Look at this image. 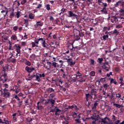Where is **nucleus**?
Segmentation results:
<instances>
[{"instance_id":"nucleus-23","label":"nucleus","mask_w":124,"mask_h":124,"mask_svg":"<svg viewBox=\"0 0 124 124\" xmlns=\"http://www.w3.org/2000/svg\"><path fill=\"white\" fill-rule=\"evenodd\" d=\"M110 26H108V27L105 26L103 29V31L104 32L106 31H110Z\"/></svg>"},{"instance_id":"nucleus-59","label":"nucleus","mask_w":124,"mask_h":124,"mask_svg":"<svg viewBox=\"0 0 124 124\" xmlns=\"http://www.w3.org/2000/svg\"><path fill=\"white\" fill-rule=\"evenodd\" d=\"M113 106H116V108H120V105L116 103H113Z\"/></svg>"},{"instance_id":"nucleus-1","label":"nucleus","mask_w":124,"mask_h":124,"mask_svg":"<svg viewBox=\"0 0 124 124\" xmlns=\"http://www.w3.org/2000/svg\"><path fill=\"white\" fill-rule=\"evenodd\" d=\"M24 64L27 65V66L25 67V70L28 73L31 74L33 72V71L35 70V68L34 67H29L31 65V62H30V61H29L27 59H24Z\"/></svg>"},{"instance_id":"nucleus-49","label":"nucleus","mask_w":124,"mask_h":124,"mask_svg":"<svg viewBox=\"0 0 124 124\" xmlns=\"http://www.w3.org/2000/svg\"><path fill=\"white\" fill-rule=\"evenodd\" d=\"M112 117V119L113 122H115L116 120H117V117H116L115 115H113Z\"/></svg>"},{"instance_id":"nucleus-18","label":"nucleus","mask_w":124,"mask_h":124,"mask_svg":"<svg viewBox=\"0 0 124 124\" xmlns=\"http://www.w3.org/2000/svg\"><path fill=\"white\" fill-rule=\"evenodd\" d=\"M77 79L78 81L80 82H83L86 81V79L82 77H80L79 78H77Z\"/></svg>"},{"instance_id":"nucleus-25","label":"nucleus","mask_w":124,"mask_h":124,"mask_svg":"<svg viewBox=\"0 0 124 124\" xmlns=\"http://www.w3.org/2000/svg\"><path fill=\"white\" fill-rule=\"evenodd\" d=\"M121 3H122V1L119 0L116 2V3L114 4V6L115 7H118L119 6L121 5Z\"/></svg>"},{"instance_id":"nucleus-54","label":"nucleus","mask_w":124,"mask_h":124,"mask_svg":"<svg viewBox=\"0 0 124 124\" xmlns=\"http://www.w3.org/2000/svg\"><path fill=\"white\" fill-rule=\"evenodd\" d=\"M95 75V72L94 71H92L90 73V76L92 77H94Z\"/></svg>"},{"instance_id":"nucleus-32","label":"nucleus","mask_w":124,"mask_h":124,"mask_svg":"<svg viewBox=\"0 0 124 124\" xmlns=\"http://www.w3.org/2000/svg\"><path fill=\"white\" fill-rule=\"evenodd\" d=\"M9 55H11V56L10 57H8L7 59V61L8 62L9 61H10L11 60H12V59H13V54L12 53V52H10L9 53Z\"/></svg>"},{"instance_id":"nucleus-28","label":"nucleus","mask_w":124,"mask_h":124,"mask_svg":"<svg viewBox=\"0 0 124 124\" xmlns=\"http://www.w3.org/2000/svg\"><path fill=\"white\" fill-rule=\"evenodd\" d=\"M82 75L81 73H80L79 71H78L77 72H76V78H78L79 77H82Z\"/></svg>"},{"instance_id":"nucleus-4","label":"nucleus","mask_w":124,"mask_h":124,"mask_svg":"<svg viewBox=\"0 0 124 124\" xmlns=\"http://www.w3.org/2000/svg\"><path fill=\"white\" fill-rule=\"evenodd\" d=\"M102 67L107 71H109L110 69V66L109 65L108 62H105V63H103Z\"/></svg>"},{"instance_id":"nucleus-48","label":"nucleus","mask_w":124,"mask_h":124,"mask_svg":"<svg viewBox=\"0 0 124 124\" xmlns=\"http://www.w3.org/2000/svg\"><path fill=\"white\" fill-rule=\"evenodd\" d=\"M5 70H8L9 69V65L8 64L6 65L4 67H3Z\"/></svg>"},{"instance_id":"nucleus-10","label":"nucleus","mask_w":124,"mask_h":124,"mask_svg":"<svg viewBox=\"0 0 124 124\" xmlns=\"http://www.w3.org/2000/svg\"><path fill=\"white\" fill-rule=\"evenodd\" d=\"M44 24L42 22L38 21L36 22V25H34L35 28L37 29H39L40 27H42Z\"/></svg>"},{"instance_id":"nucleus-55","label":"nucleus","mask_w":124,"mask_h":124,"mask_svg":"<svg viewBox=\"0 0 124 124\" xmlns=\"http://www.w3.org/2000/svg\"><path fill=\"white\" fill-rule=\"evenodd\" d=\"M42 7V4H39L38 6L36 7V9H40Z\"/></svg>"},{"instance_id":"nucleus-37","label":"nucleus","mask_w":124,"mask_h":124,"mask_svg":"<svg viewBox=\"0 0 124 124\" xmlns=\"http://www.w3.org/2000/svg\"><path fill=\"white\" fill-rule=\"evenodd\" d=\"M46 9L47 11H50L51 10V7H50V5L49 4H47L46 5Z\"/></svg>"},{"instance_id":"nucleus-22","label":"nucleus","mask_w":124,"mask_h":124,"mask_svg":"<svg viewBox=\"0 0 124 124\" xmlns=\"http://www.w3.org/2000/svg\"><path fill=\"white\" fill-rule=\"evenodd\" d=\"M101 12L104 14H108L107 10L106 7H103V9L101 10Z\"/></svg>"},{"instance_id":"nucleus-3","label":"nucleus","mask_w":124,"mask_h":124,"mask_svg":"<svg viewBox=\"0 0 124 124\" xmlns=\"http://www.w3.org/2000/svg\"><path fill=\"white\" fill-rule=\"evenodd\" d=\"M0 93H1V95H2V96L4 98H10L11 97V93L9 92V90H7L6 89H4L3 90L2 88H1Z\"/></svg>"},{"instance_id":"nucleus-39","label":"nucleus","mask_w":124,"mask_h":124,"mask_svg":"<svg viewBox=\"0 0 124 124\" xmlns=\"http://www.w3.org/2000/svg\"><path fill=\"white\" fill-rule=\"evenodd\" d=\"M39 40L42 44L46 41L45 39H43V38H39Z\"/></svg>"},{"instance_id":"nucleus-12","label":"nucleus","mask_w":124,"mask_h":124,"mask_svg":"<svg viewBox=\"0 0 124 124\" xmlns=\"http://www.w3.org/2000/svg\"><path fill=\"white\" fill-rule=\"evenodd\" d=\"M86 96V101L85 102L87 103L90 99H92L93 96L91 95L90 93H87L85 94Z\"/></svg>"},{"instance_id":"nucleus-6","label":"nucleus","mask_w":124,"mask_h":124,"mask_svg":"<svg viewBox=\"0 0 124 124\" xmlns=\"http://www.w3.org/2000/svg\"><path fill=\"white\" fill-rule=\"evenodd\" d=\"M47 64L49 66L50 68H51V67L52 66L54 68H56L57 67L59 66V65L57 63L54 62V61H52L51 62H47Z\"/></svg>"},{"instance_id":"nucleus-51","label":"nucleus","mask_w":124,"mask_h":124,"mask_svg":"<svg viewBox=\"0 0 124 124\" xmlns=\"http://www.w3.org/2000/svg\"><path fill=\"white\" fill-rule=\"evenodd\" d=\"M9 84L8 83H6L3 84V86L5 88L4 89H8L9 88Z\"/></svg>"},{"instance_id":"nucleus-21","label":"nucleus","mask_w":124,"mask_h":124,"mask_svg":"<svg viewBox=\"0 0 124 124\" xmlns=\"http://www.w3.org/2000/svg\"><path fill=\"white\" fill-rule=\"evenodd\" d=\"M106 119H107L108 121H110V119L108 118V117H105L104 119H102V123H103L105 124H108V123L106 121Z\"/></svg>"},{"instance_id":"nucleus-44","label":"nucleus","mask_w":124,"mask_h":124,"mask_svg":"<svg viewBox=\"0 0 124 124\" xmlns=\"http://www.w3.org/2000/svg\"><path fill=\"white\" fill-rule=\"evenodd\" d=\"M4 74H7L6 73V70L2 67V70H1V72H0V75H3Z\"/></svg>"},{"instance_id":"nucleus-7","label":"nucleus","mask_w":124,"mask_h":124,"mask_svg":"<svg viewBox=\"0 0 124 124\" xmlns=\"http://www.w3.org/2000/svg\"><path fill=\"white\" fill-rule=\"evenodd\" d=\"M68 14L69 17H73L74 19H78V16L75 14L72 11H69Z\"/></svg>"},{"instance_id":"nucleus-19","label":"nucleus","mask_w":124,"mask_h":124,"mask_svg":"<svg viewBox=\"0 0 124 124\" xmlns=\"http://www.w3.org/2000/svg\"><path fill=\"white\" fill-rule=\"evenodd\" d=\"M24 25L26 28H27L29 26V20L24 19Z\"/></svg>"},{"instance_id":"nucleus-9","label":"nucleus","mask_w":124,"mask_h":124,"mask_svg":"<svg viewBox=\"0 0 124 124\" xmlns=\"http://www.w3.org/2000/svg\"><path fill=\"white\" fill-rule=\"evenodd\" d=\"M94 121H93L92 124H103L102 122L100 120H99L98 118H92Z\"/></svg>"},{"instance_id":"nucleus-61","label":"nucleus","mask_w":124,"mask_h":124,"mask_svg":"<svg viewBox=\"0 0 124 124\" xmlns=\"http://www.w3.org/2000/svg\"><path fill=\"white\" fill-rule=\"evenodd\" d=\"M31 45H32V47H36V45L35 44V43H34V42H32V43H31Z\"/></svg>"},{"instance_id":"nucleus-63","label":"nucleus","mask_w":124,"mask_h":124,"mask_svg":"<svg viewBox=\"0 0 124 124\" xmlns=\"http://www.w3.org/2000/svg\"><path fill=\"white\" fill-rule=\"evenodd\" d=\"M121 5L122 7L124 8V1H121Z\"/></svg>"},{"instance_id":"nucleus-53","label":"nucleus","mask_w":124,"mask_h":124,"mask_svg":"<svg viewBox=\"0 0 124 124\" xmlns=\"http://www.w3.org/2000/svg\"><path fill=\"white\" fill-rule=\"evenodd\" d=\"M27 0H22L21 1V4L23 5L27 2Z\"/></svg>"},{"instance_id":"nucleus-36","label":"nucleus","mask_w":124,"mask_h":124,"mask_svg":"<svg viewBox=\"0 0 124 124\" xmlns=\"http://www.w3.org/2000/svg\"><path fill=\"white\" fill-rule=\"evenodd\" d=\"M96 92L94 90H92V95H94V98L96 97Z\"/></svg>"},{"instance_id":"nucleus-16","label":"nucleus","mask_w":124,"mask_h":124,"mask_svg":"<svg viewBox=\"0 0 124 124\" xmlns=\"http://www.w3.org/2000/svg\"><path fill=\"white\" fill-rule=\"evenodd\" d=\"M47 101H49V103H50L51 106L52 107H54V105H55V100L53 99H47Z\"/></svg>"},{"instance_id":"nucleus-35","label":"nucleus","mask_w":124,"mask_h":124,"mask_svg":"<svg viewBox=\"0 0 124 124\" xmlns=\"http://www.w3.org/2000/svg\"><path fill=\"white\" fill-rule=\"evenodd\" d=\"M55 95L56 93H50L49 94V98L53 99V98L55 97Z\"/></svg>"},{"instance_id":"nucleus-42","label":"nucleus","mask_w":124,"mask_h":124,"mask_svg":"<svg viewBox=\"0 0 124 124\" xmlns=\"http://www.w3.org/2000/svg\"><path fill=\"white\" fill-rule=\"evenodd\" d=\"M78 35L80 36V37H83L84 36V33L80 32V31H78Z\"/></svg>"},{"instance_id":"nucleus-47","label":"nucleus","mask_w":124,"mask_h":124,"mask_svg":"<svg viewBox=\"0 0 124 124\" xmlns=\"http://www.w3.org/2000/svg\"><path fill=\"white\" fill-rule=\"evenodd\" d=\"M14 49V48L12 47V45H9L8 50L11 51V50H13Z\"/></svg>"},{"instance_id":"nucleus-46","label":"nucleus","mask_w":124,"mask_h":124,"mask_svg":"<svg viewBox=\"0 0 124 124\" xmlns=\"http://www.w3.org/2000/svg\"><path fill=\"white\" fill-rule=\"evenodd\" d=\"M103 87H104V89L105 90H107L108 89L109 85L107 84H105L103 85Z\"/></svg>"},{"instance_id":"nucleus-57","label":"nucleus","mask_w":124,"mask_h":124,"mask_svg":"<svg viewBox=\"0 0 124 124\" xmlns=\"http://www.w3.org/2000/svg\"><path fill=\"white\" fill-rule=\"evenodd\" d=\"M116 28H117V29H121V28H123V26H122V25H120V24H119V25H116Z\"/></svg>"},{"instance_id":"nucleus-40","label":"nucleus","mask_w":124,"mask_h":124,"mask_svg":"<svg viewBox=\"0 0 124 124\" xmlns=\"http://www.w3.org/2000/svg\"><path fill=\"white\" fill-rule=\"evenodd\" d=\"M67 11V9L62 8L61 9V12H62V13L64 14V13L66 12Z\"/></svg>"},{"instance_id":"nucleus-17","label":"nucleus","mask_w":124,"mask_h":124,"mask_svg":"<svg viewBox=\"0 0 124 124\" xmlns=\"http://www.w3.org/2000/svg\"><path fill=\"white\" fill-rule=\"evenodd\" d=\"M39 75V73H36V74L35 75L36 77L35 80L37 81V82L41 81V78Z\"/></svg>"},{"instance_id":"nucleus-33","label":"nucleus","mask_w":124,"mask_h":124,"mask_svg":"<svg viewBox=\"0 0 124 124\" xmlns=\"http://www.w3.org/2000/svg\"><path fill=\"white\" fill-rule=\"evenodd\" d=\"M14 16H15L14 12V11L11 12L9 15V18H13V17H14Z\"/></svg>"},{"instance_id":"nucleus-13","label":"nucleus","mask_w":124,"mask_h":124,"mask_svg":"<svg viewBox=\"0 0 124 124\" xmlns=\"http://www.w3.org/2000/svg\"><path fill=\"white\" fill-rule=\"evenodd\" d=\"M11 40L12 41L19 42V40H18L16 35H12L11 37Z\"/></svg>"},{"instance_id":"nucleus-31","label":"nucleus","mask_w":124,"mask_h":124,"mask_svg":"<svg viewBox=\"0 0 124 124\" xmlns=\"http://www.w3.org/2000/svg\"><path fill=\"white\" fill-rule=\"evenodd\" d=\"M110 83H114L115 85L117 84V82L116 79H114L113 78H110Z\"/></svg>"},{"instance_id":"nucleus-50","label":"nucleus","mask_w":124,"mask_h":124,"mask_svg":"<svg viewBox=\"0 0 124 124\" xmlns=\"http://www.w3.org/2000/svg\"><path fill=\"white\" fill-rule=\"evenodd\" d=\"M95 61L93 59H90V63L91 65H94Z\"/></svg>"},{"instance_id":"nucleus-30","label":"nucleus","mask_w":124,"mask_h":124,"mask_svg":"<svg viewBox=\"0 0 124 124\" xmlns=\"http://www.w3.org/2000/svg\"><path fill=\"white\" fill-rule=\"evenodd\" d=\"M29 18L31 19H34V16H35V15L33 14V13H30L29 14Z\"/></svg>"},{"instance_id":"nucleus-24","label":"nucleus","mask_w":124,"mask_h":124,"mask_svg":"<svg viewBox=\"0 0 124 124\" xmlns=\"http://www.w3.org/2000/svg\"><path fill=\"white\" fill-rule=\"evenodd\" d=\"M3 124H11V121H8V120L7 119H6V118H3Z\"/></svg>"},{"instance_id":"nucleus-34","label":"nucleus","mask_w":124,"mask_h":124,"mask_svg":"<svg viewBox=\"0 0 124 124\" xmlns=\"http://www.w3.org/2000/svg\"><path fill=\"white\" fill-rule=\"evenodd\" d=\"M36 55L34 54H31L30 57V58L32 60H34L35 59Z\"/></svg>"},{"instance_id":"nucleus-64","label":"nucleus","mask_w":124,"mask_h":124,"mask_svg":"<svg viewBox=\"0 0 124 124\" xmlns=\"http://www.w3.org/2000/svg\"><path fill=\"white\" fill-rule=\"evenodd\" d=\"M120 122H121V121L118 120L116 122H114V123H115L114 124H120Z\"/></svg>"},{"instance_id":"nucleus-5","label":"nucleus","mask_w":124,"mask_h":124,"mask_svg":"<svg viewBox=\"0 0 124 124\" xmlns=\"http://www.w3.org/2000/svg\"><path fill=\"white\" fill-rule=\"evenodd\" d=\"M61 111H62L60 109L58 108L57 106L54 107V108L50 109L51 112H55V115H59L60 114V112Z\"/></svg>"},{"instance_id":"nucleus-56","label":"nucleus","mask_w":124,"mask_h":124,"mask_svg":"<svg viewBox=\"0 0 124 124\" xmlns=\"http://www.w3.org/2000/svg\"><path fill=\"white\" fill-rule=\"evenodd\" d=\"M113 33L118 35L119 34V32L117 29H115L113 31Z\"/></svg>"},{"instance_id":"nucleus-2","label":"nucleus","mask_w":124,"mask_h":124,"mask_svg":"<svg viewBox=\"0 0 124 124\" xmlns=\"http://www.w3.org/2000/svg\"><path fill=\"white\" fill-rule=\"evenodd\" d=\"M11 81L10 79L7 78V74H2L0 75V86L2 85L3 83L5 82L9 83Z\"/></svg>"},{"instance_id":"nucleus-27","label":"nucleus","mask_w":124,"mask_h":124,"mask_svg":"<svg viewBox=\"0 0 124 124\" xmlns=\"http://www.w3.org/2000/svg\"><path fill=\"white\" fill-rule=\"evenodd\" d=\"M46 91L48 93H54L55 90H54L53 88H49L46 90Z\"/></svg>"},{"instance_id":"nucleus-14","label":"nucleus","mask_w":124,"mask_h":124,"mask_svg":"<svg viewBox=\"0 0 124 124\" xmlns=\"http://www.w3.org/2000/svg\"><path fill=\"white\" fill-rule=\"evenodd\" d=\"M100 102L99 99H98L94 102V103L93 106H92V109L94 110V109H96V107L98 105V102Z\"/></svg>"},{"instance_id":"nucleus-29","label":"nucleus","mask_w":124,"mask_h":124,"mask_svg":"<svg viewBox=\"0 0 124 124\" xmlns=\"http://www.w3.org/2000/svg\"><path fill=\"white\" fill-rule=\"evenodd\" d=\"M42 46H43V47L46 48H47V46H48V44H46V41H45V42H44L42 43Z\"/></svg>"},{"instance_id":"nucleus-60","label":"nucleus","mask_w":124,"mask_h":124,"mask_svg":"<svg viewBox=\"0 0 124 124\" xmlns=\"http://www.w3.org/2000/svg\"><path fill=\"white\" fill-rule=\"evenodd\" d=\"M39 75L40 78H45V73H43V74H39Z\"/></svg>"},{"instance_id":"nucleus-15","label":"nucleus","mask_w":124,"mask_h":124,"mask_svg":"<svg viewBox=\"0 0 124 124\" xmlns=\"http://www.w3.org/2000/svg\"><path fill=\"white\" fill-rule=\"evenodd\" d=\"M40 103V102H38L37 103V107H36V108H37V109L38 110H42L44 108V106H42L41 104L39 105Z\"/></svg>"},{"instance_id":"nucleus-52","label":"nucleus","mask_w":124,"mask_h":124,"mask_svg":"<svg viewBox=\"0 0 124 124\" xmlns=\"http://www.w3.org/2000/svg\"><path fill=\"white\" fill-rule=\"evenodd\" d=\"M27 122L28 123H31V122L32 121V119H31V118L28 117L27 119Z\"/></svg>"},{"instance_id":"nucleus-43","label":"nucleus","mask_w":124,"mask_h":124,"mask_svg":"<svg viewBox=\"0 0 124 124\" xmlns=\"http://www.w3.org/2000/svg\"><path fill=\"white\" fill-rule=\"evenodd\" d=\"M91 105V102L90 101H88L87 103L86 102V106L88 107V108H90Z\"/></svg>"},{"instance_id":"nucleus-11","label":"nucleus","mask_w":124,"mask_h":124,"mask_svg":"<svg viewBox=\"0 0 124 124\" xmlns=\"http://www.w3.org/2000/svg\"><path fill=\"white\" fill-rule=\"evenodd\" d=\"M118 19H120V17L112 16L111 18V22L113 23H116L119 21Z\"/></svg>"},{"instance_id":"nucleus-62","label":"nucleus","mask_w":124,"mask_h":124,"mask_svg":"<svg viewBox=\"0 0 124 124\" xmlns=\"http://www.w3.org/2000/svg\"><path fill=\"white\" fill-rule=\"evenodd\" d=\"M75 121L77 123V124H79L80 123L81 121H80L79 119H75Z\"/></svg>"},{"instance_id":"nucleus-20","label":"nucleus","mask_w":124,"mask_h":124,"mask_svg":"<svg viewBox=\"0 0 124 124\" xmlns=\"http://www.w3.org/2000/svg\"><path fill=\"white\" fill-rule=\"evenodd\" d=\"M9 35L8 34H4V35H3V36H2V38L5 41L8 40V38H9Z\"/></svg>"},{"instance_id":"nucleus-26","label":"nucleus","mask_w":124,"mask_h":124,"mask_svg":"<svg viewBox=\"0 0 124 124\" xmlns=\"http://www.w3.org/2000/svg\"><path fill=\"white\" fill-rule=\"evenodd\" d=\"M7 62H12L13 63H16V58H12L10 60H8V61H7Z\"/></svg>"},{"instance_id":"nucleus-58","label":"nucleus","mask_w":124,"mask_h":124,"mask_svg":"<svg viewBox=\"0 0 124 124\" xmlns=\"http://www.w3.org/2000/svg\"><path fill=\"white\" fill-rule=\"evenodd\" d=\"M16 18H19L20 17V12L17 11L16 13Z\"/></svg>"},{"instance_id":"nucleus-38","label":"nucleus","mask_w":124,"mask_h":124,"mask_svg":"<svg viewBox=\"0 0 124 124\" xmlns=\"http://www.w3.org/2000/svg\"><path fill=\"white\" fill-rule=\"evenodd\" d=\"M109 35H103V39L104 40L106 41L107 40V38H108Z\"/></svg>"},{"instance_id":"nucleus-41","label":"nucleus","mask_w":124,"mask_h":124,"mask_svg":"<svg viewBox=\"0 0 124 124\" xmlns=\"http://www.w3.org/2000/svg\"><path fill=\"white\" fill-rule=\"evenodd\" d=\"M81 38L79 36V35H76V36H75V40L76 41H79V40H80Z\"/></svg>"},{"instance_id":"nucleus-8","label":"nucleus","mask_w":124,"mask_h":124,"mask_svg":"<svg viewBox=\"0 0 124 124\" xmlns=\"http://www.w3.org/2000/svg\"><path fill=\"white\" fill-rule=\"evenodd\" d=\"M14 47L16 48V51L18 54L21 53V46L18 44L14 45Z\"/></svg>"},{"instance_id":"nucleus-45","label":"nucleus","mask_w":124,"mask_h":124,"mask_svg":"<svg viewBox=\"0 0 124 124\" xmlns=\"http://www.w3.org/2000/svg\"><path fill=\"white\" fill-rule=\"evenodd\" d=\"M98 62L99 64H101L104 61L103 58H98Z\"/></svg>"}]
</instances>
